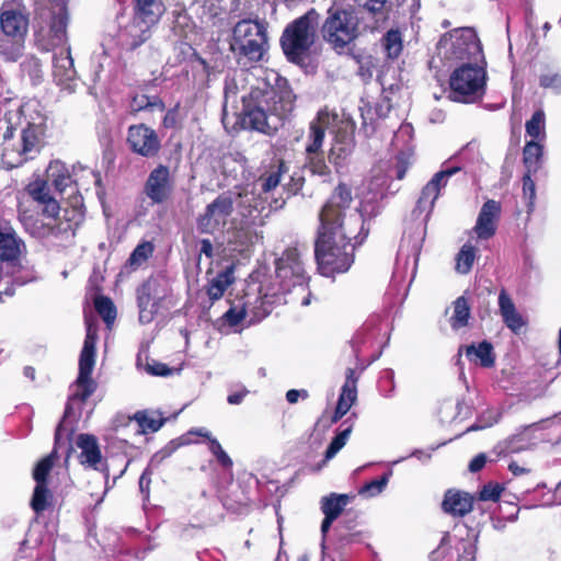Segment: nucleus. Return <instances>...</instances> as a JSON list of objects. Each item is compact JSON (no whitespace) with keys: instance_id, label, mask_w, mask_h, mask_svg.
<instances>
[{"instance_id":"bf43d9fd","label":"nucleus","mask_w":561,"mask_h":561,"mask_svg":"<svg viewBox=\"0 0 561 561\" xmlns=\"http://www.w3.org/2000/svg\"><path fill=\"white\" fill-rule=\"evenodd\" d=\"M28 193L39 204H44L50 199L48 186L45 182H34L28 186Z\"/></svg>"},{"instance_id":"58836bf2","label":"nucleus","mask_w":561,"mask_h":561,"mask_svg":"<svg viewBox=\"0 0 561 561\" xmlns=\"http://www.w3.org/2000/svg\"><path fill=\"white\" fill-rule=\"evenodd\" d=\"M526 135L536 141L546 139V115L542 110H537L525 124Z\"/></svg>"},{"instance_id":"49530a36","label":"nucleus","mask_w":561,"mask_h":561,"mask_svg":"<svg viewBox=\"0 0 561 561\" xmlns=\"http://www.w3.org/2000/svg\"><path fill=\"white\" fill-rule=\"evenodd\" d=\"M386 486V472L378 478L365 483L358 489V495L365 500L380 495Z\"/></svg>"},{"instance_id":"de8ad7c7","label":"nucleus","mask_w":561,"mask_h":561,"mask_svg":"<svg viewBox=\"0 0 561 561\" xmlns=\"http://www.w3.org/2000/svg\"><path fill=\"white\" fill-rule=\"evenodd\" d=\"M94 306L104 322L111 325L116 318V309L113 301L108 297L100 296L95 298Z\"/></svg>"},{"instance_id":"20e7f679","label":"nucleus","mask_w":561,"mask_h":561,"mask_svg":"<svg viewBox=\"0 0 561 561\" xmlns=\"http://www.w3.org/2000/svg\"><path fill=\"white\" fill-rule=\"evenodd\" d=\"M28 16L23 8L5 4L0 9V55L15 61L23 53Z\"/></svg>"},{"instance_id":"a878e982","label":"nucleus","mask_w":561,"mask_h":561,"mask_svg":"<svg viewBox=\"0 0 561 561\" xmlns=\"http://www.w3.org/2000/svg\"><path fill=\"white\" fill-rule=\"evenodd\" d=\"M76 444L81 450L79 461L81 465L99 470L102 465V454L95 436L91 434H80Z\"/></svg>"},{"instance_id":"423d86ee","label":"nucleus","mask_w":561,"mask_h":561,"mask_svg":"<svg viewBox=\"0 0 561 561\" xmlns=\"http://www.w3.org/2000/svg\"><path fill=\"white\" fill-rule=\"evenodd\" d=\"M87 334L83 343V347L79 358V375L75 383V390L69 398L66 407L65 415H68L72 409V405L80 401L84 403L88 398L96 389L95 381L91 378V374L95 363V344L98 340V328L90 320L85 321Z\"/></svg>"},{"instance_id":"0e129e2a","label":"nucleus","mask_w":561,"mask_h":561,"mask_svg":"<svg viewBox=\"0 0 561 561\" xmlns=\"http://www.w3.org/2000/svg\"><path fill=\"white\" fill-rule=\"evenodd\" d=\"M247 316V309L244 306L231 307L228 311L225 312L224 319L229 323V325L234 327L238 325Z\"/></svg>"},{"instance_id":"39448f33","label":"nucleus","mask_w":561,"mask_h":561,"mask_svg":"<svg viewBox=\"0 0 561 561\" xmlns=\"http://www.w3.org/2000/svg\"><path fill=\"white\" fill-rule=\"evenodd\" d=\"M318 21L319 13L311 9L285 28L280 44L289 61L300 65L306 60L314 43Z\"/></svg>"},{"instance_id":"4c0bfd02","label":"nucleus","mask_w":561,"mask_h":561,"mask_svg":"<svg viewBox=\"0 0 561 561\" xmlns=\"http://www.w3.org/2000/svg\"><path fill=\"white\" fill-rule=\"evenodd\" d=\"M47 175L48 180L51 181L54 187L59 193H64L72 182L68 170L60 161L50 162L47 170Z\"/></svg>"},{"instance_id":"7ed1b4c3","label":"nucleus","mask_w":561,"mask_h":561,"mask_svg":"<svg viewBox=\"0 0 561 561\" xmlns=\"http://www.w3.org/2000/svg\"><path fill=\"white\" fill-rule=\"evenodd\" d=\"M37 105L25 104L21 113L25 118V126L15 137L16 129L8 122H0L2 131L1 160L5 168L13 169L22 165L39 151L41 141L46 130V117L37 111Z\"/></svg>"},{"instance_id":"6e6d98bb","label":"nucleus","mask_w":561,"mask_h":561,"mask_svg":"<svg viewBox=\"0 0 561 561\" xmlns=\"http://www.w3.org/2000/svg\"><path fill=\"white\" fill-rule=\"evenodd\" d=\"M531 174L533 173L527 172L523 176V195L529 211L533 210L536 199V185L531 179Z\"/></svg>"},{"instance_id":"5fc2aeb1","label":"nucleus","mask_w":561,"mask_h":561,"mask_svg":"<svg viewBox=\"0 0 561 561\" xmlns=\"http://www.w3.org/2000/svg\"><path fill=\"white\" fill-rule=\"evenodd\" d=\"M239 95V85L237 76H228L225 80V104L224 111L228 104L232 106L237 103Z\"/></svg>"},{"instance_id":"cd10ccee","label":"nucleus","mask_w":561,"mask_h":561,"mask_svg":"<svg viewBox=\"0 0 561 561\" xmlns=\"http://www.w3.org/2000/svg\"><path fill=\"white\" fill-rule=\"evenodd\" d=\"M26 229L35 237L37 238H46L49 236L55 237H70L75 236L77 224L70 222L68 219L65 221L60 220L56 224L47 222H38L34 221L33 226L31 227L30 220H26L24 222Z\"/></svg>"},{"instance_id":"bb28decb","label":"nucleus","mask_w":561,"mask_h":561,"mask_svg":"<svg viewBox=\"0 0 561 561\" xmlns=\"http://www.w3.org/2000/svg\"><path fill=\"white\" fill-rule=\"evenodd\" d=\"M363 194L368 202L383 199L386 195V164L382 161L371 168Z\"/></svg>"},{"instance_id":"c03bdc74","label":"nucleus","mask_w":561,"mask_h":561,"mask_svg":"<svg viewBox=\"0 0 561 561\" xmlns=\"http://www.w3.org/2000/svg\"><path fill=\"white\" fill-rule=\"evenodd\" d=\"M57 459V451L56 448L46 457H44L42 460L37 462L33 470V478L36 481V483H45L48 473L50 472L51 468L54 467V463Z\"/></svg>"},{"instance_id":"dca6fc26","label":"nucleus","mask_w":561,"mask_h":561,"mask_svg":"<svg viewBox=\"0 0 561 561\" xmlns=\"http://www.w3.org/2000/svg\"><path fill=\"white\" fill-rule=\"evenodd\" d=\"M545 422H537L526 426H522L499 444L500 454H516L535 448L543 437L539 434L545 426Z\"/></svg>"},{"instance_id":"f03ea898","label":"nucleus","mask_w":561,"mask_h":561,"mask_svg":"<svg viewBox=\"0 0 561 561\" xmlns=\"http://www.w3.org/2000/svg\"><path fill=\"white\" fill-rule=\"evenodd\" d=\"M286 83L278 73L272 72L266 80H259L248 94L241 95L243 113L253 129L270 134L291 111L294 95Z\"/></svg>"},{"instance_id":"b1692460","label":"nucleus","mask_w":561,"mask_h":561,"mask_svg":"<svg viewBox=\"0 0 561 561\" xmlns=\"http://www.w3.org/2000/svg\"><path fill=\"white\" fill-rule=\"evenodd\" d=\"M26 252L24 241L12 228L0 229V261L19 262L22 254Z\"/></svg>"},{"instance_id":"09e8293b","label":"nucleus","mask_w":561,"mask_h":561,"mask_svg":"<svg viewBox=\"0 0 561 561\" xmlns=\"http://www.w3.org/2000/svg\"><path fill=\"white\" fill-rule=\"evenodd\" d=\"M352 430L353 425L348 424L336 434L325 450V460L332 459L345 446Z\"/></svg>"},{"instance_id":"1a4fd4ad","label":"nucleus","mask_w":561,"mask_h":561,"mask_svg":"<svg viewBox=\"0 0 561 561\" xmlns=\"http://www.w3.org/2000/svg\"><path fill=\"white\" fill-rule=\"evenodd\" d=\"M486 71L482 66L466 64L450 76V99L455 102L473 103L485 92Z\"/></svg>"},{"instance_id":"5701e85b","label":"nucleus","mask_w":561,"mask_h":561,"mask_svg":"<svg viewBox=\"0 0 561 561\" xmlns=\"http://www.w3.org/2000/svg\"><path fill=\"white\" fill-rule=\"evenodd\" d=\"M154 24L156 23H147L146 20L136 14L133 21L119 33L122 45L129 50L136 49L149 39L151 35L150 28Z\"/></svg>"},{"instance_id":"680f3d73","label":"nucleus","mask_w":561,"mask_h":561,"mask_svg":"<svg viewBox=\"0 0 561 561\" xmlns=\"http://www.w3.org/2000/svg\"><path fill=\"white\" fill-rule=\"evenodd\" d=\"M539 83L545 89L561 93V75L559 73H545L540 76Z\"/></svg>"},{"instance_id":"0eeeda50","label":"nucleus","mask_w":561,"mask_h":561,"mask_svg":"<svg viewBox=\"0 0 561 561\" xmlns=\"http://www.w3.org/2000/svg\"><path fill=\"white\" fill-rule=\"evenodd\" d=\"M230 47L252 62L261 61L268 48L265 25L259 21H239L233 27Z\"/></svg>"},{"instance_id":"774afa93","label":"nucleus","mask_w":561,"mask_h":561,"mask_svg":"<svg viewBox=\"0 0 561 561\" xmlns=\"http://www.w3.org/2000/svg\"><path fill=\"white\" fill-rule=\"evenodd\" d=\"M386 5V0H366L364 8L371 14H382Z\"/></svg>"},{"instance_id":"393cba45","label":"nucleus","mask_w":561,"mask_h":561,"mask_svg":"<svg viewBox=\"0 0 561 561\" xmlns=\"http://www.w3.org/2000/svg\"><path fill=\"white\" fill-rule=\"evenodd\" d=\"M473 497L463 491L449 489L445 492L442 508L454 517H463L472 511Z\"/></svg>"},{"instance_id":"ea45409f","label":"nucleus","mask_w":561,"mask_h":561,"mask_svg":"<svg viewBox=\"0 0 561 561\" xmlns=\"http://www.w3.org/2000/svg\"><path fill=\"white\" fill-rule=\"evenodd\" d=\"M470 318V306L468 300L461 296L454 301L453 314L449 319L450 327L459 330L468 324Z\"/></svg>"},{"instance_id":"473e14b6","label":"nucleus","mask_w":561,"mask_h":561,"mask_svg":"<svg viewBox=\"0 0 561 561\" xmlns=\"http://www.w3.org/2000/svg\"><path fill=\"white\" fill-rule=\"evenodd\" d=\"M135 2L136 14L147 23H158L165 10L162 0H135Z\"/></svg>"},{"instance_id":"2f4dec72","label":"nucleus","mask_w":561,"mask_h":561,"mask_svg":"<svg viewBox=\"0 0 561 561\" xmlns=\"http://www.w3.org/2000/svg\"><path fill=\"white\" fill-rule=\"evenodd\" d=\"M165 296L164 284L161 279L151 277L137 289V301L160 304Z\"/></svg>"},{"instance_id":"72a5a7b5","label":"nucleus","mask_w":561,"mask_h":561,"mask_svg":"<svg viewBox=\"0 0 561 561\" xmlns=\"http://www.w3.org/2000/svg\"><path fill=\"white\" fill-rule=\"evenodd\" d=\"M543 154V141H527L523 150L524 164L529 173H536L540 168Z\"/></svg>"},{"instance_id":"f3484780","label":"nucleus","mask_w":561,"mask_h":561,"mask_svg":"<svg viewBox=\"0 0 561 561\" xmlns=\"http://www.w3.org/2000/svg\"><path fill=\"white\" fill-rule=\"evenodd\" d=\"M127 144L133 152L145 158L156 157L161 148L157 133L145 124L128 127Z\"/></svg>"},{"instance_id":"8fccbe9b","label":"nucleus","mask_w":561,"mask_h":561,"mask_svg":"<svg viewBox=\"0 0 561 561\" xmlns=\"http://www.w3.org/2000/svg\"><path fill=\"white\" fill-rule=\"evenodd\" d=\"M22 70L26 73L32 80L33 84H38L42 82L44 77L43 65L41 60L34 56L26 58L22 62Z\"/></svg>"},{"instance_id":"ddd939ff","label":"nucleus","mask_w":561,"mask_h":561,"mask_svg":"<svg viewBox=\"0 0 561 561\" xmlns=\"http://www.w3.org/2000/svg\"><path fill=\"white\" fill-rule=\"evenodd\" d=\"M332 141L328 152V160L339 171L351 157L355 147V123L350 117H340L332 129Z\"/></svg>"},{"instance_id":"f257e3e1","label":"nucleus","mask_w":561,"mask_h":561,"mask_svg":"<svg viewBox=\"0 0 561 561\" xmlns=\"http://www.w3.org/2000/svg\"><path fill=\"white\" fill-rule=\"evenodd\" d=\"M353 201L346 184H339L319 215L320 227L314 243V256L322 275L348 271L354 262V250L366 237L364 217L358 210L346 215Z\"/></svg>"},{"instance_id":"69168bd1","label":"nucleus","mask_w":561,"mask_h":561,"mask_svg":"<svg viewBox=\"0 0 561 561\" xmlns=\"http://www.w3.org/2000/svg\"><path fill=\"white\" fill-rule=\"evenodd\" d=\"M42 205L44 206L43 214L48 218L53 219L54 221H57V215L60 210L58 202L54 197H51Z\"/></svg>"},{"instance_id":"9b49d317","label":"nucleus","mask_w":561,"mask_h":561,"mask_svg":"<svg viewBox=\"0 0 561 561\" xmlns=\"http://www.w3.org/2000/svg\"><path fill=\"white\" fill-rule=\"evenodd\" d=\"M438 45L446 49L448 58L451 59L473 61L483 59L480 41L470 27L457 28L444 34Z\"/></svg>"},{"instance_id":"aec40b11","label":"nucleus","mask_w":561,"mask_h":561,"mask_svg":"<svg viewBox=\"0 0 561 561\" xmlns=\"http://www.w3.org/2000/svg\"><path fill=\"white\" fill-rule=\"evenodd\" d=\"M53 79L64 91L72 93L77 87V71L73 66L70 47L67 46L53 57Z\"/></svg>"},{"instance_id":"a19ab883","label":"nucleus","mask_w":561,"mask_h":561,"mask_svg":"<svg viewBox=\"0 0 561 561\" xmlns=\"http://www.w3.org/2000/svg\"><path fill=\"white\" fill-rule=\"evenodd\" d=\"M130 107L134 112L149 111L163 113L165 110L163 101L159 96L139 94L134 96Z\"/></svg>"},{"instance_id":"f704fd0d","label":"nucleus","mask_w":561,"mask_h":561,"mask_svg":"<svg viewBox=\"0 0 561 561\" xmlns=\"http://www.w3.org/2000/svg\"><path fill=\"white\" fill-rule=\"evenodd\" d=\"M352 496L347 494H335L332 493L325 496L321 501V510L324 516L336 519L344 507L350 503Z\"/></svg>"},{"instance_id":"c9c22d12","label":"nucleus","mask_w":561,"mask_h":561,"mask_svg":"<svg viewBox=\"0 0 561 561\" xmlns=\"http://www.w3.org/2000/svg\"><path fill=\"white\" fill-rule=\"evenodd\" d=\"M357 399V377L353 368L346 369L345 382L342 387L337 404L350 410Z\"/></svg>"},{"instance_id":"f8f14e48","label":"nucleus","mask_w":561,"mask_h":561,"mask_svg":"<svg viewBox=\"0 0 561 561\" xmlns=\"http://www.w3.org/2000/svg\"><path fill=\"white\" fill-rule=\"evenodd\" d=\"M48 18L47 26H41L36 32V39L45 50L62 46L67 43L69 15L65 0L51 2Z\"/></svg>"},{"instance_id":"3c124183","label":"nucleus","mask_w":561,"mask_h":561,"mask_svg":"<svg viewBox=\"0 0 561 561\" xmlns=\"http://www.w3.org/2000/svg\"><path fill=\"white\" fill-rule=\"evenodd\" d=\"M403 41L402 30H388V59H394L401 55L403 50Z\"/></svg>"},{"instance_id":"6ab92c4d","label":"nucleus","mask_w":561,"mask_h":561,"mask_svg":"<svg viewBox=\"0 0 561 561\" xmlns=\"http://www.w3.org/2000/svg\"><path fill=\"white\" fill-rule=\"evenodd\" d=\"M337 122V114L327 108L319 111L317 117L310 122L309 131L306 138L305 153H323L325 130L332 131L334 123Z\"/></svg>"},{"instance_id":"79ce46f5","label":"nucleus","mask_w":561,"mask_h":561,"mask_svg":"<svg viewBox=\"0 0 561 561\" xmlns=\"http://www.w3.org/2000/svg\"><path fill=\"white\" fill-rule=\"evenodd\" d=\"M476 248L470 243H465L456 256V271L460 274H468L476 260Z\"/></svg>"},{"instance_id":"7c9ffc66","label":"nucleus","mask_w":561,"mask_h":561,"mask_svg":"<svg viewBox=\"0 0 561 561\" xmlns=\"http://www.w3.org/2000/svg\"><path fill=\"white\" fill-rule=\"evenodd\" d=\"M465 351L467 358L474 364H479L482 367L491 368L495 364V354L493 345L488 341H482L478 344H470L460 347V351Z\"/></svg>"},{"instance_id":"37998d69","label":"nucleus","mask_w":561,"mask_h":561,"mask_svg":"<svg viewBox=\"0 0 561 561\" xmlns=\"http://www.w3.org/2000/svg\"><path fill=\"white\" fill-rule=\"evenodd\" d=\"M285 171L286 167L283 161H278L277 164L272 165L266 174L260 178L262 190L264 192H271L276 188Z\"/></svg>"},{"instance_id":"e2e57ef3","label":"nucleus","mask_w":561,"mask_h":561,"mask_svg":"<svg viewBox=\"0 0 561 561\" xmlns=\"http://www.w3.org/2000/svg\"><path fill=\"white\" fill-rule=\"evenodd\" d=\"M503 491V488L495 483H489L486 485H484L480 493H479V497L481 501H497L501 496V493Z\"/></svg>"},{"instance_id":"a18cd8bd","label":"nucleus","mask_w":561,"mask_h":561,"mask_svg":"<svg viewBox=\"0 0 561 561\" xmlns=\"http://www.w3.org/2000/svg\"><path fill=\"white\" fill-rule=\"evenodd\" d=\"M306 167L310 170L312 174L329 178L331 174V170L325 162L323 153H312L306 154Z\"/></svg>"},{"instance_id":"603ef678","label":"nucleus","mask_w":561,"mask_h":561,"mask_svg":"<svg viewBox=\"0 0 561 561\" xmlns=\"http://www.w3.org/2000/svg\"><path fill=\"white\" fill-rule=\"evenodd\" d=\"M153 247L150 242H144L138 244L131 252L128 259V265L133 268L140 266L148 257L152 254Z\"/></svg>"},{"instance_id":"6e6552de","label":"nucleus","mask_w":561,"mask_h":561,"mask_svg":"<svg viewBox=\"0 0 561 561\" xmlns=\"http://www.w3.org/2000/svg\"><path fill=\"white\" fill-rule=\"evenodd\" d=\"M358 25L359 21L354 10L334 4L327 11L321 34L334 48H344L358 36Z\"/></svg>"},{"instance_id":"338daca9","label":"nucleus","mask_w":561,"mask_h":561,"mask_svg":"<svg viewBox=\"0 0 561 561\" xmlns=\"http://www.w3.org/2000/svg\"><path fill=\"white\" fill-rule=\"evenodd\" d=\"M462 553L459 556L457 561H476L477 548L474 543L470 541H463L461 543Z\"/></svg>"},{"instance_id":"052dcab7","label":"nucleus","mask_w":561,"mask_h":561,"mask_svg":"<svg viewBox=\"0 0 561 561\" xmlns=\"http://www.w3.org/2000/svg\"><path fill=\"white\" fill-rule=\"evenodd\" d=\"M144 369L151 376L167 377L173 374L172 368L154 359L148 360Z\"/></svg>"},{"instance_id":"412c9836","label":"nucleus","mask_w":561,"mask_h":561,"mask_svg":"<svg viewBox=\"0 0 561 561\" xmlns=\"http://www.w3.org/2000/svg\"><path fill=\"white\" fill-rule=\"evenodd\" d=\"M414 129L411 124H401L398 130L394 131L392 145L399 150L397 156V163L394 167L396 179L402 180L405 176L411 158L413 156V140Z\"/></svg>"},{"instance_id":"c85d7f7f","label":"nucleus","mask_w":561,"mask_h":561,"mask_svg":"<svg viewBox=\"0 0 561 561\" xmlns=\"http://www.w3.org/2000/svg\"><path fill=\"white\" fill-rule=\"evenodd\" d=\"M499 309L503 322L514 333H518L526 324L523 316L517 311L515 304L504 289L499 294Z\"/></svg>"},{"instance_id":"a211bd4d","label":"nucleus","mask_w":561,"mask_h":561,"mask_svg":"<svg viewBox=\"0 0 561 561\" xmlns=\"http://www.w3.org/2000/svg\"><path fill=\"white\" fill-rule=\"evenodd\" d=\"M173 187L169 168L159 164L149 173L144 192L152 204H163L171 197Z\"/></svg>"},{"instance_id":"e433bc0d","label":"nucleus","mask_w":561,"mask_h":561,"mask_svg":"<svg viewBox=\"0 0 561 561\" xmlns=\"http://www.w3.org/2000/svg\"><path fill=\"white\" fill-rule=\"evenodd\" d=\"M233 283L232 268H226L217 274L208 285L207 295L210 300L215 301L224 296L226 289Z\"/></svg>"},{"instance_id":"4468645a","label":"nucleus","mask_w":561,"mask_h":561,"mask_svg":"<svg viewBox=\"0 0 561 561\" xmlns=\"http://www.w3.org/2000/svg\"><path fill=\"white\" fill-rule=\"evenodd\" d=\"M233 210V199L221 194L207 205L205 213L197 218V230L202 233H214L227 224Z\"/></svg>"},{"instance_id":"864d4df0","label":"nucleus","mask_w":561,"mask_h":561,"mask_svg":"<svg viewBox=\"0 0 561 561\" xmlns=\"http://www.w3.org/2000/svg\"><path fill=\"white\" fill-rule=\"evenodd\" d=\"M49 495V491L45 483H36V486L33 492L31 506L36 513H41L47 507V499Z\"/></svg>"},{"instance_id":"13d9d810","label":"nucleus","mask_w":561,"mask_h":561,"mask_svg":"<svg viewBox=\"0 0 561 561\" xmlns=\"http://www.w3.org/2000/svg\"><path fill=\"white\" fill-rule=\"evenodd\" d=\"M135 420L144 431L157 432L162 426V421L149 415L146 412H137Z\"/></svg>"},{"instance_id":"4be33fe9","label":"nucleus","mask_w":561,"mask_h":561,"mask_svg":"<svg viewBox=\"0 0 561 561\" xmlns=\"http://www.w3.org/2000/svg\"><path fill=\"white\" fill-rule=\"evenodd\" d=\"M501 210V204L494 199H488L482 205L473 227L479 239L488 240L495 234Z\"/></svg>"},{"instance_id":"2eb2a0df","label":"nucleus","mask_w":561,"mask_h":561,"mask_svg":"<svg viewBox=\"0 0 561 561\" xmlns=\"http://www.w3.org/2000/svg\"><path fill=\"white\" fill-rule=\"evenodd\" d=\"M460 170L461 167L459 165L449 167L447 163H445L444 168L439 172L435 173L423 187L415 210L420 214L425 213L427 217L432 213L435 202L439 197L442 190L446 187L449 179Z\"/></svg>"},{"instance_id":"4d7b16f0","label":"nucleus","mask_w":561,"mask_h":561,"mask_svg":"<svg viewBox=\"0 0 561 561\" xmlns=\"http://www.w3.org/2000/svg\"><path fill=\"white\" fill-rule=\"evenodd\" d=\"M139 309V322L142 324L150 323L158 312L159 305L148 301H137Z\"/></svg>"},{"instance_id":"c756f323","label":"nucleus","mask_w":561,"mask_h":561,"mask_svg":"<svg viewBox=\"0 0 561 561\" xmlns=\"http://www.w3.org/2000/svg\"><path fill=\"white\" fill-rule=\"evenodd\" d=\"M425 226L422 224L410 227L401 240L400 253L405 254L408 257L412 256L416 261L425 240Z\"/></svg>"},{"instance_id":"9d476101","label":"nucleus","mask_w":561,"mask_h":561,"mask_svg":"<svg viewBox=\"0 0 561 561\" xmlns=\"http://www.w3.org/2000/svg\"><path fill=\"white\" fill-rule=\"evenodd\" d=\"M276 279L283 294L293 289L307 291L309 276L305 270L302 253L297 248L287 249L276 261Z\"/></svg>"}]
</instances>
